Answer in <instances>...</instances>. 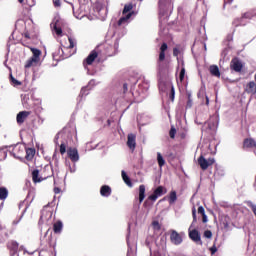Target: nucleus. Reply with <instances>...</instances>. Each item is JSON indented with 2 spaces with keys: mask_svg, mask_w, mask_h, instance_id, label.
<instances>
[{
  "mask_svg": "<svg viewBox=\"0 0 256 256\" xmlns=\"http://www.w3.org/2000/svg\"><path fill=\"white\" fill-rule=\"evenodd\" d=\"M169 49L167 43H162L160 47V52L157 60V71L158 73H163V71H169V61H165V52Z\"/></svg>",
  "mask_w": 256,
  "mask_h": 256,
  "instance_id": "1",
  "label": "nucleus"
},
{
  "mask_svg": "<svg viewBox=\"0 0 256 256\" xmlns=\"http://www.w3.org/2000/svg\"><path fill=\"white\" fill-rule=\"evenodd\" d=\"M25 151L26 146L22 144H16L12 150L10 151L11 155L15 157V159H25Z\"/></svg>",
  "mask_w": 256,
  "mask_h": 256,
  "instance_id": "2",
  "label": "nucleus"
},
{
  "mask_svg": "<svg viewBox=\"0 0 256 256\" xmlns=\"http://www.w3.org/2000/svg\"><path fill=\"white\" fill-rule=\"evenodd\" d=\"M215 163V158H208L205 159V156L200 155L198 157V165H200V168L202 171H207L211 165Z\"/></svg>",
  "mask_w": 256,
  "mask_h": 256,
  "instance_id": "3",
  "label": "nucleus"
},
{
  "mask_svg": "<svg viewBox=\"0 0 256 256\" xmlns=\"http://www.w3.org/2000/svg\"><path fill=\"white\" fill-rule=\"evenodd\" d=\"M49 177H53V172H49L48 175H39V170L35 169L32 171V181L33 183H41L42 181H45V179H49Z\"/></svg>",
  "mask_w": 256,
  "mask_h": 256,
  "instance_id": "4",
  "label": "nucleus"
},
{
  "mask_svg": "<svg viewBox=\"0 0 256 256\" xmlns=\"http://www.w3.org/2000/svg\"><path fill=\"white\" fill-rule=\"evenodd\" d=\"M230 69L235 73H241L243 71V61L239 57L232 58L230 62Z\"/></svg>",
  "mask_w": 256,
  "mask_h": 256,
  "instance_id": "5",
  "label": "nucleus"
},
{
  "mask_svg": "<svg viewBox=\"0 0 256 256\" xmlns=\"http://www.w3.org/2000/svg\"><path fill=\"white\" fill-rule=\"evenodd\" d=\"M165 193H167V189H165V187H163V186H158L154 190L153 194H151L148 197V199H149V201L155 202V201H157V199H159V197H161L162 195H165Z\"/></svg>",
  "mask_w": 256,
  "mask_h": 256,
  "instance_id": "6",
  "label": "nucleus"
},
{
  "mask_svg": "<svg viewBox=\"0 0 256 256\" xmlns=\"http://www.w3.org/2000/svg\"><path fill=\"white\" fill-rule=\"evenodd\" d=\"M188 235L191 241H193L197 245H203V241H201V233H199L197 229H190Z\"/></svg>",
  "mask_w": 256,
  "mask_h": 256,
  "instance_id": "7",
  "label": "nucleus"
},
{
  "mask_svg": "<svg viewBox=\"0 0 256 256\" xmlns=\"http://www.w3.org/2000/svg\"><path fill=\"white\" fill-rule=\"evenodd\" d=\"M170 241L173 245H181L183 243V237L176 230L170 231Z\"/></svg>",
  "mask_w": 256,
  "mask_h": 256,
  "instance_id": "8",
  "label": "nucleus"
},
{
  "mask_svg": "<svg viewBox=\"0 0 256 256\" xmlns=\"http://www.w3.org/2000/svg\"><path fill=\"white\" fill-rule=\"evenodd\" d=\"M97 57H99V53L97 52V50H92L87 58L83 61L84 67H87V65H93Z\"/></svg>",
  "mask_w": 256,
  "mask_h": 256,
  "instance_id": "9",
  "label": "nucleus"
},
{
  "mask_svg": "<svg viewBox=\"0 0 256 256\" xmlns=\"http://www.w3.org/2000/svg\"><path fill=\"white\" fill-rule=\"evenodd\" d=\"M127 147L131 149V151H135V148L137 147V135L130 133L127 137Z\"/></svg>",
  "mask_w": 256,
  "mask_h": 256,
  "instance_id": "10",
  "label": "nucleus"
},
{
  "mask_svg": "<svg viewBox=\"0 0 256 256\" xmlns=\"http://www.w3.org/2000/svg\"><path fill=\"white\" fill-rule=\"evenodd\" d=\"M67 155L72 163L79 161V150H77V148H68Z\"/></svg>",
  "mask_w": 256,
  "mask_h": 256,
  "instance_id": "11",
  "label": "nucleus"
},
{
  "mask_svg": "<svg viewBox=\"0 0 256 256\" xmlns=\"http://www.w3.org/2000/svg\"><path fill=\"white\" fill-rule=\"evenodd\" d=\"M244 91L248 95H256V82L255 81L248 82L244 87Z\"/></svg>",
  "mask_w": 256,
  "mask_h": 256,
  "instance_id": "12",
  "label": "nucleus"
},
{
  "mask_svg": "<svg viewBox=\"0 0 256 256\" xmlns=\"http://www.w3.org/2000/svg\"><path fill=\"white\" fill-rule=\"evenodd\" d=\"M31 115V112L29 111H21L17 114L16 116V121L19 125L25 123V120L27 119V117H29Z\"/></svg>",
  "mask_w": 256,
  "mask_h": 256,
  "instance_id": "13",
  "label": "nucleus"
},
{
  "mask_svg": "<svg viewBox=\"0 0 256 256\" xmlns=\"http://www.w3.org/2000/svg\"><path fill=\"white\" fill-rule=\"evenodd\" d=\"M243 149H256L255 139L245 138L243 141Z\"/></svg>",
  "mask_w": 256,
  "mask_h": 256,
  "instance_id": "14",
  "label": "nucleus"
},
{
  "mask_svg": "<svg viewBox=\"0 0 256 256\" xmlns=\"http://www.w3.org/2000/svg\"><path fill=\"white\" fill-rule=\"evenodd\" d=\"M7 248L9 249V251H11L12 253H17V251H19V243L15 240H10L7 243Z\"/></svg>",
  "mask_w": 256,
  "mask_h": 256,
  "instance_id": "15",
  "label": "nucleus"
},
{
  "mask_svg": "<svg viewBox=\"0 0 256 256\" xmlns=\"http://www.w3.org/2000/svg\"><path fill=\"white\" fill-rule=\"evenodd\" d=\"M36 150L35 148H26L24 157L26 158V161H33V158L35 157Z\"/></svg>",
  "mask_w": 256,
  "mask_h": 256,
  "instance_id": "16",
  "label": "nucleus"
},
{
  "mask_svg": "<svg viewBox=\"0 0 256 256\" xmlns=\"http://www.w3.org/2000/svg\"><path fill=\"white\" fill-rule=\"evenodd\" d=\"M111 193H112V190H111V186L109 185H103L100 188V195L102 197H110Z\"/></svg>",
  "mask_w": 256,
  "mask_h": 256,
  "instance_id": "17",
  "label": "nucleus"
},
{
  "mask_svg": "<svg viewBox=\"0 0 256 256\" xmlns=\"http://www.w3.org/2000/svg\"><path fill=\"white\" fill-rule=\"evenodd\" d=\"M47 206H44L43 210L41 211V216H40V222L45 221V219H47V217L45 215H48V219H51V217H53V212L51 211H46Z\"/></svg>",
  "mask_w": 256,
  "mask_h": 256,
  "instance_id": "18",
  "label": "nucleus"
},
{
  "mask_svg": "<svg viewBox=\"0 0 256 256\" xmlns=\"http://www.w3.org/2000/svg\"><path fill=\"white\" fill-rule=\"evenodd\" d=\"M133 15H135L134 11L128 13L126 16L121 17L118 20V26L121 27V25H123V23H127V21H129V19H131V17H133Z\"/></svg>",
  "mask_w": 256,
  "mask_h": 256,
  "instance_id": "19",
  "label": "nucleus"
},
{
  "mask_svg": "<svg viewBox=\"0 0 256 256\" xmlns=\"http://www.w3.org/2000/svg\"><path fill=\"white\" fill-rule=\"evenodd\" d=\"M53 231L56 234H59L63 231V222H61V220H58L53 224Z\"/></svg>",
  "mask_w": 256,
  "mask_h": 256,
  "instance_id": "20",
  "label": "nucleus"
},
{
  "mask_svg": "<svg viewBox=\"0 0 256 256\" xmlns=\"http://www.w3.org/2000/svg\"><path fill=\"white\" fill-rule=\"evenodd\" d=\"M121 175L124 183H126L128 187H133V182H131V178L128 177L127 172H125V170L121 171Z\"/></svg>",
  "mask_w": 256,
  "mask_h": 256,
  "instance_id": "21",
  "label": "nucleus"
},
{
  "mask_svg": "<svg viewBox=\"0 0 256 256\" xmlns=\"http://www.w3.org/2000/svg\"><path fill=\"white\" fill-rule=\"evenodd\" d=\"M9 197V190L6 187H0V201H5Z\"/></svg>",
  "mask_w": 256,
  "mask_h": 256,
  "instance_id": "22",
  "label": "nucleus"
},
{
  "mask_svg": "<svg viewBox=\"0 0 256 256\" xmlns=\"http://www.w3.org/2000/svg\"><path fill=\"white\" fill-rule=\"evenodd\" d=\"M209 71L213 77H221V72L219 71V67L217 65L210 66Z\"/></svg>",
  "mask_w": 256,
  "mask_h": 256,
  "instance_id": "23",
  "label": "nucleus"
},
{
  "mask_svg": "<svg viewBox=\"0 0 256 256\" xmlns=\"http://www.w3.org/2000/svg\"><path fill=\"white\" fill-rule=\"evenodd\" d=\"M39 61H37L35 58H30L26 61L24 67L25 69H30V67H33L34 65H37Z\"/></svg>",
  "mask_w": 256,
  "mask_h": 256,
  "instance_id": "24",
  "label": "nucleus"
},
{
  "mask_svg": "<svg viewBox=\"0 0 256 256\" xmlns=\"http://www.w3.org/2000/svg\"><path fill=\"white\" fill-rule=\"evenodd\" d=\"M175 201H177V192L175 190H172L169 194L168 202L170 203V205H173Z\"/></svg>",
  "mask_w": 256,
  "mask_h": 256,
  "instance_id": "25",
  "label": "nucleus"
},
{
  "mask_svg": "<svg viewBox=\"0 0 256 256\" xmlns=\"http://www.w3.org/2000/svg\"><path fill=\"white\" fill-rule=\"evenodd\" d=\"M58 25H59V20H56L52 26L53 30L55 31L56 35H63V30Z\"/></svg>",
  "mask_w": 256,
  "mask_h": 256,
  "instance_id": "26",
  "label": "nucleus"
},
{
  "mask_svg": "<svg viewBox=\"0 0 256 256\" xmlns=\"http://www.w3.org/2000/svg\"><path fill=\"white\" fill-rule=\"evenodd\" d=\"M145 199V185L139 186V203H143Z\"/></svg>",
  "mask_w": 256,
  "mask_h": 256,
  "instance_id": "27",
  "label": "nucleus"
},
{
  "mask_svg": "<svg viewBox=\"0 0 256 256\" xmlns=\"http://www.w3.org/2000/svg\"><path fill=\"white\" fill-rule=\"evenodd\" d=\"M32 53H33L32 59H35L36 61L39 62L40 57H41V50L32 48Z\"/></svg>",
  "mask_w": 256,
  "mask_h": 256,
  "instance_id": "28",
  "label": "nucleus"
},
{
  "mask_svg": "<svg viewBox=\"0 0 256 256\" xmlns=\"http://www.w3.org/2000/svg\"><path fill=\"white\" fill-rule=\"evenodd\" d=\"M157 161L160 168L165 166V159L163 158V155H161V152L157 153Z\"/></svg>",
  "mask_w": 256,
  "mask_h": 256,
  "instance_id": "29",
  "label": "nucleus"
},
{
  "mask_svg": "<svg viewBox=\"0 0 256 256\" xmlns=\"http://www.w3.org/2000/svg\"><path fill=\"white\" fill-rule=\"evenodd\" d=\"M130 11H133V4L129 3L124 6V9L122 11L123 15H127V13H130Z\"/></svg>",
  "mask_w": 256,
  "mask_h": 256,
  "instance_id": "30",
  "label": "nucleus"
},
{
  "mask_svg": "<svg viewBox=\"0 0 256 256\" xmlns=\"http://www.w3.org/2000/svg\"><path fill=\"white\" fill-rule=\"evenodd\" d=\"M10 81L12 85H14V87L21 85V81L15 79V77H13V74H10Z\"/></svg>",
  "mask_w": 256,
  "mask_h": 256,
  "instance_id": "31",
  "label": "nucleus"
},
{
  "mask_svg": "<svg viewBox=\"0 0 256 256\" xmlns=\"http://www.w3.org/2000/svg\"><path fill=\"white\" fill-rule=\"evenodd\" d=\"M68 41H69L68 49H73V48H75V45H77V43L75 42V39L72 38V37H68Z\"/></svg>",
  "mask_w": 256,
  "mask_h": 256,
  "instance_id": "32",
  "label": "nucleus"
},
{
  "mask_svg": "<svg viewBox=\"0 0 256 256\" xmlns=\"http://www.w3.org/2000/svg\"><path fill=\"white\" fill-rule=\"evenodd\" d=\"M169 99L171 101H175V86L171 85V90L169 94Z\"/></svg>",
  "mask_w": 256,
  "mask_h": 256,
  "instance_id": "33",
  "label": "nucleus"
},
{
  "mask_svg": "<svg viewBox=\"0 0 256 256\" xmlns=\"http://www.w3.org/2000/svg\"><path fill=\"white\" fill-rule=\"evenodd\" d=\"M152 227L155 231H161V224H159V221H153Z\"/></svg>",
  "mask_w": 256,
  "mask_h": 256,
  "instance_id": "34",
  "label": "nucleus"
},
{
  "mask_svg": "<svg viewBox=\"0 0 256 256\" xmlns=\"http://www.w3.org/2000/svg\"><path fill=\"white\" fill-rule=\"evenodd\" d=\"M60 153L62 155H65V153H67V144H65V143L60 144Z\"/></svg>",
  "mask_w": 256,
  "mask_h": 256,
  "instance_id": "35",
  "label": "nucleus"
},
{
  "mask_svg": "<svg viewBox=\"0 0 256 256\" xmlns=\"http://www.w3.org/2000/svg\"><path fill=\"white\" fill-rule=\"evenodd\" d=\"M169 135H170V139H174L175 135H177V129H175V127L172 126L169 131Z\"/></svg>",
  "mask_w": 256,
  "mask_h": 256,
  "instance_id": "36",
  "label": "nucleus"
},
{
  "mask_svg": "<svg viewBox=\"0 0 256 256\" xmlns=\"http://www.w3.org/2000/svg\"><path fill=\"white\" fill-rule=\"evenodd\" d=\"M198 99H203L205 97V88H200L197 94Z\"/></svg>",
  "mask_w": 256,
  "mask_h": 256,
  "instance_id": "37",
  "label": "nucleus"
},
{
  "mask_svg": "<svg viewBox=\"0 0 256 256\" xmlns=\"http://www.w3.org/2000/svg\"><path fill=\"white\" fill-rule=\"evenodd\" d=\"M180 83H183L185 80V68H182L179 74Z\"/></svg>",
  "mask_w": 256,
  "mask_h": 256,
  "instance_id": "38",
  "label": "nucleus"
},
{
  "mask_svg": "<svg viewBox=\"0 0 256 256\" xmlns=\"http://www.w3.org/2000/svg\"><path fill=\"white\" fill-rule=\"evenodd\" d=\"M192 217L193 223H197V209H195V207L192 208Z\"/></svg>",
  "mask_w": 256,
  "mask_h": 256,
  "instance_id": "39",
  "label": "nucleus"
},
{
  "mask_svg": "<svg viewBox=\"0 0 256 256\" xmlns=\"http://www.w3.org/2000/svg\"><path fill=\"white\" fill-rule=\"evenodd\" d=\"M204 237L206 239H211V237H213V232H211V230L204 231Z\"/></svg>",
  "mask_w": 256,
  "mask_h": 256,
  "instance_id": "40",
  "label": "nucleus"
},
{
  "mask_svg": "<svg viewBox=\"0 0 256 256\" xmlns=\"http://www.w3.org/2000/svg\"><path fill=\"white\" fill-rule=\"evenodd\" d=\"M50 172H52V175H53V169L49 168L48 166H45L43 168V173H46V174H43V175H49Z\"/></svg>",
  "mask_w": 256,
  "mask_h": 256,
  "instance_id": "41",
  "label": "nucleus"
},
{
  "mask_svg": "<svg viewBox=\"0 0 256 256\" xmlns=\"http://www.w3.org/2000/svg\"><path fill=\"white\" fill-rule=\"evenodd\" d=\"M48 240H49L48 242L49 247H52V249H55V242H53V236H49Z\"/></svg>",
  "mask_w": 256,
  "mask_h": 256,
  "instance_id": "42",
  "label": "nucleus"
},
{
  "mask_svg": "<svg viewBox=\"0 0 256 256\" xmlns=\"http://www.w3.org/2000/svg\"><path fill=\"white\" fill-rule=\"evenodd\" d=\"M253 17V14L250 12H246L242 15V19H251Z\"/></svg>",
  "mask_w": 256,
  "mask_h": 256,
  "instance_id": "43",
  "label": "nucleus"
},
{
  "mask_svg": "<svg viewBox=\"0 0 256 256\" xmlns=\"http://www.w3.org/2000/svg\"><path fill=\"white\" fill-rule=\"evenodd\" d=\"M181 53V50L179 48H173V56L179 57V54Z\"/></svg>",
  "mask_w": 256,
  "mask_h": 256,
  "instance_id": "44",
  "label": "nucleus"
},
{
  "mask_svg": "<svg viewBox=\"0 0 256 256\" xmlns=\"http://www.w3.org/2000/svg\"><path fill=\"white\" fill-rule=\"evenodd\" d=\"M193 106V100L191 99V94H188L187 107Z\"/></svg>",
  "mask_w": 256,
  "mask_h": 256,
  "instance_id": "45",
  "label": "nucleus"
},
{
  "mask_svg": "<svg viewBox=\"0 0 256 256\" xmlns=\"http://www.w3.org/2000/svg\"><path fill=\"white\" fill-rule=\"evenodd\" d=\"M210 252H211V255H215L216 253H217V246H212L211 248H210Z\"/></svg>",
  "mask_w": 256,
  "mask_h": 256,
  "instance_id": "46",
  "label": "nucleus"
},
{
  "mask_svg": "<svg viewBox=\"0 0 256 256\" xmlns=\"http://www.w3.org/2000/svg\"><path fill=\"white\" fill-rule=\"evenodd\" d=\"M54 7H61V0H53Z\"/></svg>",
  "mask_w": 256,
  "mask_h": 256,
  "instance_id": "47",
  "label": "nucleus"
},
{
  "mask_svg": "<svg viewBox=\"0 0 256 256\" xmlns=\"http://www.w3.org/2000/svg\"><path fill=\"white\" fill-rule=\"evenodd\" d=\"M198 213H199V215H205V208H203V206H200L198 208Z\"/></svg>",
  "mask_w": 256,
  "mask_h": 256,
  "instance_id": "48",
  "label": "nucleus"
},
{
  "mask_svg": "<svg viewBox=\"0 0 256 256\" xmlns=\"http://www.w3.org/2000/svg\"><path fill=\"white\" fill-rule=\"evenodd\" d=\"M207 214H202V222L207 223Z\"/></svg>",
  "mask_w": 256,
  "mask_h": 256,
  "instance_id": "49",
  "label": "nucleus"
},
{
  "mask_svg": "<svg viewBox=\"0 0 256 256\" xmlns=\"http://www.w3.org/2000/svg\"><path fill=\"white\" fill-rule=\"evenodd\" d=\"M123 91H124V93H127V91H128L127 83L123 84Z\"/></svg>",
  "mask_w": 256,
  "mask_h": 256,
  "instance_id": "50",
  "label": "nucleus"
},
{
  "mask_svg": "<svg viewBox=\"0 0 256 256\" xmlns=\"http://www.w3.org/2000/svg\"><path fill=\"white\" fill-rule=\"evenodd\" d=\"M24 37H25L26 39H31V36L29 35V32L24 33Z\"/></svg>",
  "mask_w": 256,
  "mask_h": 256,
  "instance_id": "51",
  "label": "nucleus"
},
{
  "mask_svg": "<svg viewBox=\"0 0 256 256\" xmlns=\"http://www.w3.org/2000/svg\"><path fill=\"white\" fill-rule=\"evenodd\" d=\"M217 133V123L214 122V135Z\"/></svg>",
  "mask_w": 256,
  "mask_h": 256,
  "instance_id": "52",
  "label": "nucleus"
},
{
  "mask_svg": "<svg viewBox=\"0 0 256 256\" xmlns=\"http://www.w3.org/2000/svg\"><path fill=\"white\" fill-rule=\"evenodd\" d=\"M206 105L209 106V96H206Z\"/></svg>",
  "mask_w": 256,
  "mask_h": 256,
  "instance_id": "53",
  "label": "nucleus"
},
{
  "mask_svg": "<svg viewBox=\"0 0 256 256\" xmlns=\"http://www.w3.org/2000/svg\"><path fill=\"white\" fill-rule=\"evenodd\" d=\"M60 189L59 188H54V193H59Z\"/></svg>",
  "mask_w": 256,
  "mask_h": 256,
  "instance_id": "54",
  "label": "nucleus"
},
{
  "mask_svg": "<svg viewBox=\"0 0 256 256\" xmlns=\"http://www.w3.org/2000/svg\"><path fill=\"white\" fill-rule=\"evenodd\" d=\"M25 0H18V3H24Z\"/></svg>",
  "mask_w": 256,
  "mask_h": 256,
  "instance_id": "55",
  "label": "nucleus"
},
{
  "mask_svg": "<svg viewBox=\"0 0 256 256\" xmlns=\"http://www.w3.org/2000/svg\"><path fill=\"white\" fill-rule=\"evenodd\" d=\"M228 3H233V0H228Z\"/></svg>",
  "mask_w": 256,
  "mask_h": 256,
  "instance_id": "56",
  "label": "nucleus"
},
{
  "mask_svg": "<svg viewBox=\"0 0 256 256\" xmlns=\"http://www.w3.org/2000/svg\"><path fill=\"white\" fill-rule=\"evenodd\" d=\"M49 255L53 256V253L51 252Z\"/></svg>",
  "mask_w": 256,
  "mask_h": 256,
  "instance_id": "57",
  "label": "nucleus"
}]
</instances>
